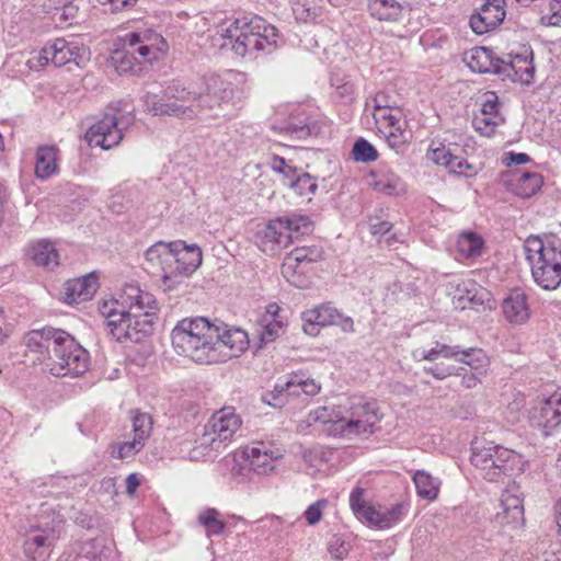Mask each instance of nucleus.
Instances as JSON below:
<instances>
[{"mask_svg":"<svg viewBox=\"0 0 561 561\" xmlns=\"http://www.w3.org/2000/svg\"><path fill=\"white\" fill-rule=\"evenodd\" d=\"M411 0H367V11L376 21L402 24L411 15Z\"/></svg>","mask_w":561,"mask_h":561,"instance_id":"412c9836","label":"nucleus"},{"mask_svg":"<svg viewBox=\"0 0 561 561\" xmlns=\"http://www.w3.org/2000/svg\"><path fill=\"white\" fill-rule=\"evenodd\" d=\"M352 156L355 161L362 163L374 162L378 159L377 149L365 138H359L354 142Z\"/></svg>","mask_w":561,"mask_h":561,"instance_id":"603ef678","label":"nucleus"},{"mask_svg":"<svg viewBox=\"0 0 561 561\" xmlns=\"http://www.w3.org/2000/svg\"><path fill=\"white\" fill-rule=\"evenodd\" d=\"M312 231L308 216L291 214L268 221L255 234V243L267 255L274 256L288 248L295 240Z\"/></svg>","mask_w":561,"mask_h":561,"instance_id":"0eeeda50","label":"nucleus"},{"mask_svg":"<svg viewBox=\"0 0 561 561\" xmlns=\"http://www.w3.org/2000/svg\"><path fill=\"white\" fill-rule=\"evenodd\" d=\"M460 352H461V346H459V345H448V344L440 343V342L436 341L434 343V346L430 350H425L422 347L415 348L412 352V357L416 362H422V360L434 362L438 357L456 358L457 356H459Z\"/></svg>","mask_w":561,"mask_h":561,"instance_id":"58836bf2","label":"nucleus"},{"mask_svg":"<svg viewBox=\"0 0 561 561\" xmlns=\"http://www.w3.org/2000/svg\"><path fill=\"white\" fill-rule=\"evenodd\" d=\"M126 126L127 124H124L122 117H119V112L111 110L88 129L87 141L91 147L112 149L122 141L123 130Z\"/></svg>","mask_w":561,"mask_h":561,"instance_id":"dca6fc26","label":"nucleus"},{"mask_svg":"<svg viewBox=\"0 0 561 561\" xmlns=\"http://www.w3.org/2000/svg\"><path fill=\"white\" fill-rule=\"evenodd\" d=\"M368 510L369 511L363 522L379 529L393 527L408 514V505L404 503H396L390 507L373 505Z\"/></svg>","mask_w":561,"mask_h":561,"instance_id":"393cba45","label":"nucleus"},{"mask_svg":"<svg viewBox=\"0 0 561 561\" xmlns=\"http://www.w3.org/2000/svg\"><path fill=\"white\" fill-rule=\"evenodd\" d=\"M373 116L377 124H380L382 130L393 127L403 119L402 112L393 106L382 111H373Z\"/></svg>","mask_w":561,"mask_h":561,"instance_id":"4d7b16f0","label":"nucleus"},{"mask_svg":"<svg viewBox=\"0 0 561 561\" xmlns=\"http://www.w3.org/2000/svg\"><path fill=\"white\" fill-rule=\"evenodd\" d=\"M382 414L375 401L357 400L342 413L334 408L319 407L309 412L308 425L319 424L320 431L329 436L353 438L375 433Z\"/></svg>","mask_w":561,"mask_h":561,"instance_id":"f03ea898","label":"nucleus"},{"mask_svg":"<svg viewBox=\"0 0 561 561\" xmlns=\"http://www.w3.org/2000/svg\"><path fill=\"white\" fill-rule=\"evenodd\" d=\"M62 515L51 512L46 504L42 505L39 516L25 533L23 551L30 561H48L59 539Z\"/></svg>","mask_w":561,"mask_h":561,"instance_id":"6e6552de","label":"nucleus"},{"mask_svg":"<svg viewBox=\"0 0 561 561\" xmlns=\"http://www.w3.org/2000/svg\"><path fill=\"white\" fill-rule=\"evenodd\" d=\"M99 310L105 319L108 334L117 342H125V335L128 334V325L131 323L135 311L129 309L125 302V288L118 299L103 301Z\"/></svg>","mask_w":561,"mask_h":561,"instance_id":"f3484780","label":"nucleus"},{"mask_svg":"<svg viewBox=\"0 0 561 561\" xmlns=\"http://www.w3.org/2000/svg\"><path fill=\"white\" fill-rule=\"evenodd\" d=\"M145 257L150 268L162 273L164 283L171 280L173 242L159 241L154 243L146 251Z\"/></svg>","mask_w":561,"mask_h":561,"instance_id":"c85d7f7f","label":"nucleus"},{"mask_svg":"<svg viewBox=\"0 0 561 561\" xmlns=\"http://www.w3.org/2000/svg\"><path fill=\"white\" fill-rule=\"evenodd\" d=\"M288 185L297 195L308 196L310 198L318 188L316 179L306 172H297L296 176L289 182L285 183Z\"/></svg>","mask_w":561,"mask_h":561,"instance_id":"de8ad7c7","label":"nucleus"},{"mask_svg":"<svg viewBox=\"0 0 561 561\" xmlns=\"http://www.w3.org/2000/svg\"><path fill=\"white\" fill-rule=\"evenodd\" d=\"M330 454L331 451L322 446L300 448V457L309 467L317 470H321L322 467L328 462V457Z\"/></svg>","mask_w":561,"mask_h":561,"instance_id":"3c124183","label":"nucleus"},{"mask_svg":"<svg viewBox=\"0 0 561 561\" xmlns=\"http://www.w3.org/2000/svg\"><path fill=\"white\" fill-rule=\"evenodd\" d=\"M405 126L407 123L404 119H402L392 128L388 127L387 129L382 130L389 147L397 151L402 150L409 141L410 133L407 130Z\"/></svg>","mask_w":561,"mask_h":561,"instance_id":"09e8293b","label":"nucleus"},{"mask_svg":"<svg viewBox=\"0 0 561 561\" xmlns=\"http://www.w3.org/2000/svg\"><path fill=\"white\" fill-rule=\"evenodd\" d=\"M497 76L522 84H530L535 78L534 53L524 46L519 53L508 54L501 58Z\"/></svg>","mask_w":561,"mask_h":561,"instance_id":"a211bd4d","label":"nucleus"},{"mask_svg":"<svg viewBox=\"0 0 561 561\" xmlns=\"http://www.w3.org/2000/svg\"><path fill=\"white\" fill-rule=\"evenodd\" d=\"M28 254L35 265L48 271H53L59 265V253L48 240L33 242L30 245Z\"/></svg>","mask_w":561,"mask_h":561,"instance_id":"f704fd0d","label":"nucleus"},{"mask_svg":"<svg viewBox=\"0 0 561 561\" xmlns=\"http://www.w3.org/2000/svg\"><path fill=\"white\" fill-rule=\"evenodd\" d=\"M364 494L365 490L360 486L354 488L350 494V506L354 515L362 522L365 519L368 508L373 506L365 501Z\"/></svg>","mask_w":561,"mask_h":561,"instance_id":"5fc2aeb1","label":"nucleus"},{"mask_svg":"<svg viewBox=\"0 0 561 561\" xmlns=\"http://www.w3.org/2000/svg\"><path fill=\"white\" fill-rule=\"evenodd\" d=\"M111 552L104 538L78 541L72 547V561H104Z\"/></svg>","mask_w":561,"mask_h":561,"instance_id":"473e14b6","label":"nucleus"},{"mask_svg":"<svg viewBox=\"0 0 561 561\" xmlns=\"http://www.w3.org/2000/svg\"><path fill=\"white\" fill-rule=\"evenodd\" d=\"M542 175L537 172H523L517 174L514 184L516 195L523 198H529L535 195L542 186Z\"/></svg>","mask_w":561,"mask_h":561,"instance_id":"37998d69","label":"nucleus"},{"mask_svg":"<svg viewBox=\"0 0 561 561\" xmlns=\"http://www.w3.org/2000/svg\"><path fill=\"white\" fill-rule=\"evenodd\" d=\"M98 290V279L93 274L65 283L62 299L65 302L80 304L90 300Z\"/></svg>","mask_w":561,"mask_h":561,"instance_id":"a878e982","label":"nucleus"},{"mask_svg":"<svg viewBox=\"0 0 561 561\" xmlns=\"http://www.w3.org/2000/svg\"><path fill=\"white\" fill-rule=\"evenodd\" d=\"M309 273L307 267L302 266L291 251L285 256L282 264V275L289 284L298 288L306 287L308 285Z\"/></svg>","mask_w":561,"mask_h":561,"instance_id":"e433bc0d","label":"nucleus"},{"mask_svg":"<svg viewBox=\"0 0 561 561\" xmlns=\"http://www.w3.org/2000/svg\"><path fill=\"white\" fill-rule=\"evenodd\" d=\"M453 157L454 153L451 152L450 148H447L443 144H439V146L434 147L433 142L427 151V158L438 165L447 167L448 162L453 159Z\"/></svg>","mask_w":561,"mask_h":561,"instance_id":"052dcab7","label":"nucleus"},{"mask_svg":"<svg viewBox=\"0 0 561 561\" xmlns=\"http://www.w3.org/2000/svg\"><path fill=\"white\" fill-rule=\"evenodd\" d=\"M504 18V7L500 4L492 7L483 4L478 13L471 15L469 23L476 34L482 35L496 27Z\"/></svg>","mask_w":561,"mask_h":561,"instance_id":"2f4dec72","label":"nucleus"},{"mask_svg":"<svg viewBox=\"0 0 561 561\" xmlns=\"http://www.w3.org/2000/svg\"><path fill=\"white\" fill-rule=\"evenodd\" d=\"M60 150L56 145H42L35 153L34 174L45 181L59 173Z\"/></svg>","mask_w":561,"mask_h":561,"instance_id":"bb28decb","label":"nucleus"},{"mask_svg":"<svg viewBox=\"0 0 561 561\" xmlns=\"http://www.w3.org/2000/svg\"><path fill=\"white\" fill-rule=\"evenodd\" d=\"M125 302L135 310L125 342L138 343L152 333L158 302L151 293L133 284L125 286Z\"/></svg>","mask_w":561,"mask_h":561,"instance_id":"9d476101","label":"nucleus"},{"mask_svg":"<svg viewBox=\"0 0 561 561\" xmlns=\"http://www.w3.org/2000/svg\"><path fill=\"white\" fill-rule=\"evenodd\" d=\"M123 42L130 54H137L145 62L159 60L169 51V44L162 34L146 24L125 34Z\"/></svg>","mask_w":561,"mask_h":561,"instance_id":"ddd939ff","label":"nucleus"},{"mask_svg":"<svg viewBox=\"0 0 561 561\" xmlns=\"http://www.w3.org/2000/svg\"><path fill=\"white\" fill-rule=\"evenodd\" d=\"M321 390V385L311 378H306L304 375H291L286 380H279L274 389L263 396L264 402L274 407L282 408L290 397H313Z\"/></svg>","mask_w":561,"mask_h":561,"instance_id":"4468645a","label":"nucleus"},{"mask_svg":"<svg viewBox=\"0 0 561 561\" xmlns=\"http://www.w3.org/2000/svg\"><path fill=\"white\" fill-rule=\"evenodd\" d=\"M540 23L545 26L561 25V0H551L549 2V13L540 18Z\"/></svg>","mask_w":561,"mask_h":561,"instance_id":"69168bd1","label":"nucleus"},{"mask_svg":"<svg viewBox=\"0 0 561 561\" xmlns=\"http://www.w3.org/2000/svg\"><path fill=\"white\" fill-rule=\"evenodd\" d=\"M268 165L274 172L283 174L287 182L295 178L298 172L296 167L289 164L284 158L278 156H273L268 161Z\"/></svg>","mask_w":561,"mask_h":561,"instance_id":"680f3d73","label":"nucleus"},{"mask_svg":"<svg viewBox=\"0 0 561 561\" xmlns=\"http://www.w3.org/2000/svg\"><path fill=\"white\" fill-rule=\"evenodd\" d=\"M336 308L331 305H321L302 313L304 332L310 336H316L320 328L333 325L336 317Z\"/></svg>","mask_w":561,"mask_h":561,"instance_id":"c756f323","label":"nucleus"},{"mask_svg":"<svg viewBox=\"0 0 561 561\" xmlns=\"http://www.w3.org/2000/svg\"><path fill=\"white\" fill-rule=\"evenodd\" d=\"M504 318L512 324H524L530 318L527 295L520 289L512 290L502 302Z\"/></svg>","mask_w":561,"mask_h":561,"instance_id":"cd10ccee","label":"nucleus"},{"mask_svg":"<svg viewBox=\"0 0 561 561\" xmlns=\"http://www.w3.org/2000/svg\"><path fill=\"white\" fill-rule=\"evenodd\" d=\"M459 355L461 357H456V359L459 363L467 365L471 369V371H477V374L480 375L486 374L490 366V359L483 350L473 347H461V352Z\"/></svg>","mask_w":561,"mask_h":561,"instance_id":"79ce46f5","label":"nucleus"},{"mask_svg":"<svg viewBox=\"0 0 561 561\" xmlns=\"http://www.w3.org/2000/svg\"><path fill=\"white\" fill-rule=\"evenodd\" d=\"M456 293L459 301L474 302L478 285L473 280H462L457 285Z\"/></svg>","mask_w":561,"mask_h":561,"instance_id":"338daca9","label":"nucleus"},{"mask_svg":"<svg viewBox=\"0 0 561 561\" xmlns=\"http://www.w3.org/2000/svg\"><path fill=\"white\" fill-rule=\"evenodd\" d=\"M222 83L219 77L210 76L206 79V89L197 91L172 82L163 89L161 95L147 92L144 103L146 110L153 115L192 119L204 110L220 105L222 101L231 98L232 91L222 88Z\"/></svg>","mask_w":561,"mask_h":561,"instance_id":"f257e3e1","label":"nucleus"},{"mask_svg":"<svg viewBox=\"0 0 561 561\" xmlns=\"http://www.w3.org/2000/svg\"><path fill=\"white\" fill-rule=\"evenodd\" d=\"M504 121L500 112L499 96L492 91L484 93L480 113L476 114L472 119L474 129L480 135L490 137Z\"/></svg>","mask_w":561,"mask_h":561,"instance_id":"4be33fe9","label":"nucleus"},{"mask_svg":"<svg viewBox=\"0 0 561 561\" xmlns=\"http://www.w3.org/2000/svg\"><path fill=\"white\" fill-rule=\"evenodd\" d=\"M53 334L50 373L55 376H79L88 370L89 354L68 332L49 331Z\"/></svg>","mask_w":561,"mask_h":561,"instance_id":"1a4fd4ad","label":"nucleus"},{"mask_svg":"<svg viewBox=\"0 0 561 561\" xmlns=\"http://www.w3.org/2000/svg\"><path fill=\"white\" fill-rule=\"evenodd\" d=\"M279 129L296 138H306L312 133L309 118L302 112L291 114L289 121L280 126Z\"/></svg>","mask_w":561,"mask_h":561,"instance_id":"a18cd8bd","label":"nucleus"},{"mask_svg":"<svg viewBox=\"0 0 561 561\" xmlns=\"http://www.w3.org/2000/svg\"><path fill=\"white\" fill-rule=\"evenodd\" d=\"M424 373L432 375L438 380H443L449 376H459L461 375V370L463 367H455V366H444V365H435L431 367H424Z\"/></svg>","mask_w":561,"mask_h":561,"instance_id":"774afa93","label":"nucleus"},{"mask_svg":"<svg viewBox=\"0 0 561 561\" xmlns=\"http://www.w3.org/2000/svg\"><path fill=\"white\" fill-rule=\"evenodd\" d=\"M328 551L335 560H344L350 552V543L341 536L334 535L328 543Z\"/></svg>","mask_w":561,"mask_h":561,"instance_id":"e2e57ef3","label":"nucleus"},{"mask_svg":"<svg viewBox=\"0 0 561 561\" xmlns=\"http://www.w3.org/2000/svg\"><path fill=\"white\" fill-rule=\"evenodd\" d=\"M449 173L461 175L465 178H472L477 175L478 168L471 163H469L462 157L454 154L453 159L448 162L446 167Z\"/></svg>","mask_w":561,"mask_h":561,"instance_id":"13d9d810","label":"nucleus"},{"mask_svg":"<svg viewBox=\"0 0 561 561\" xmlns=\"http://www.w3.org/2000/svg\"><path fill=\"white\" fill-rule=\"evenodd\" d=\"M526 260L538 286L553 290L561 284V240L529 236L524 242Z\"/></svg>","mask_w":561,"mask_h":561,"instance_id":"423d86ee","label":"nucleus"},{"mask_svg":"<svg viewBox=\"0 0 561 561\" xmlns=\"http://www.w3.org/2000/svg\"><path fill=\"white\" fill-rule=\"evenodd\" d=\"M126 51L121 56L119 60L117 61L116 69L118 73H133L136 72L138 69V65L144 62L141 58H136V54H130L128 51V48H125Z\"/></svg>","mask_w":561,"mask_h":561,"instance_id":"0e129e2a","label":"nucleus"},{"mask_svg":"<svg viewBox=\"0 0 561 561\" xmlns=\"http://www.w3.org/2000/svg\"><path fill=\"white\" fill-rule=\"evenodd\" d=\"M484 241L476 232H462L457 239V252L462 259H476L482 254Z\"/></svg>","mask_w":561,"mask_h":561,"instance_id":"a19ab883","label":"nucleus"},{"mask_svg":"<svg viewBox=\"0 0 561 561\" xmlns=\"http://www.w3.org/2000/svg\"><path fill=\"white\" fill-rule=\"evenodd\" d=\"M198 523L205 528L208 536L221 535L226 524L220 519V513L216 508H206L198 514Z\"/></svg>","mask_w":561,"mask_h":561,"instance_id":"49530a36","label":"nucleus"},{"mask_svg":"<svg viewBox=\"0 0 561 561\" xmlns=\"http://www.w3.org/2000/svg\"><path fill=\"white\" fill-rule=\"evenodd\" d=\"M216 336V323L204 317L184 318L171 332L174 351L198 364H210Z\"/></svg>","mask_w":561,"mask_h":561,"instance_id":"20e7f679","label":"nucleus"},{"mask_svg":"<svg viewBox=\"0 0 561 561\" xmlns=\"http://www.w3.org/2000/svg\"><path fill=\"white\" fill-rule=\"evenodd\" d=\"M278 311V306L271 305L267 309V313L263 317L261 330L259 331L261 343H271L284 333L285 323Z\"/></svg>","mask_w":561,"mask_h":561,"instance_id":"c9c22d12","label":"nucleus"},{"mask_svg":"<svg viewBox=\"0 0 561 561\" xmlns=\"http://www.w3.org/2000/svg\"><path fill=\"white\" fill-rule=\"evenodd\" d=\"M216 335L213 341L214 355H211L210 364L239 357L249 346L248 333L239 328L218 322L216 323Z\"/></svg>","mask_w":561,"mask_h":561,"instance_id":"2eb2a0df","label":"nucleus"},{"mask_svg":"<svg viewBox=\"0 0 561 561\" xmlns=\"http://www.w3.org/2000/svg\"><path fill=\"white\" fill-rule=\"evenodd\" d=\"M465 61L473 72L497 75L501 58L496 57L490 48L473 47L466 53Z\"/></svg>","mask_w":561,"mask_h":561,"instance_id":"7c9ffc66","label":"nucleus"},{"mask_svg":"<svg viewBox=\"0 0 561 561\" xmlns=\"http://www.w3.org/2000/svg\"><path fill=\"white\" fill-rule=\"evenodd\" d=\"M371 187L385 195L396 196L405 192L402 179L390 169H380L371 172Z\"/></svg>","mask_w":561,"mask_h":561,"instance_id":"72a5a7b5","label":"nucleus"},{"mask_svg":"<svg viewBox=\"0 0 561 561\" xmlns=\"http://www.w3.org/2000/svg\"><path fill=\"white\" fill-rule=\"evenodd\" d=\"M49 331H59L55 328H44L42 330H34L30 332L25 337L26 346L33 352H43L44 350L48 353V359L53 353V334Z\"/></svg>","mask_w":561,"mask_h":561,"instance_id":"c03bdc74","label":"nucleus"},{"mask_svg":"<svg viewBox=\"0 0 561 561\" xmlns=\"http://www.w3.org/2000/svg\"><path fill=\"white\" fill-rule=\"evenodd\" d=\"M529 420L531 426L541 430L545 436H549L558 428L561 425V389L534 407Z\"/></svg>","mask_w":561,"mask_h":561,"instance_id":"6ab92c4d","label":"nucleus"},{"mask_svg":"<svg viewBox=\"0 0 561 561\" xmlns=\"http://www.w3.org/2000/svg\"><path fill=\"white\" fill-rule=\"evenodd\" d=\"M500 508L495 515L500 525L516 528L524 524V505L517 488H508L502 492Z\"/></svg>","mask_w":561,"mask_h":561,"instance_id":"b1692460","label":"nucleus"},{"mask_svg":"<svg viewBox=\"0 0 561 561\" xmlns=\"http://www.w3.org/2000/svg\"><path fill=\"white\" fill-rule=\"evenodd\" d=\"M202 250L196 244L187 245L182 240L174 241L171 280L194 273L202 264Z\"/></svg>","mask_w":561,"mask_h":561,"instance_id":"5701e85b","label":"nucleus"},{"mask_svg":"<svg viewBox=\"0 0 561 561\" xmlns=\"http://www.w3.org/2000/svg\"><path fill=\"white\" fill-rule=\"evenodd\" d=\"M241 425L242 420L236 413L234 408L225 407L215 412L198 440V446L207 449L204 455L213 457V453L217 454L224 450L234 439Z\"/></svg>","mask_w":561,"mask_h":561,"instance_id":"9b49d317","label":"nucleus"},{"mask_svg":"<svg viewBox=\"0 0 561 561\" xmlns=\"http://www.w3.org/2000/svg\"><path fill=\"white\" fill-rule=\"evenodd\" d=\"M329 501L327 499H320L314 503L310 504L304 513V516L310 526H314L320 523L323 516V512L328 508Z\"/></svg>","mask_w":561,"mask_h":561,"instance_id":"bf43d9fd","label":"nucleus"},{"mask_svg":"<svg viewBox=\"0 0 561 561\" xmlns=\"http://www.w3.org/2000/svg\"><path fill=\"white\" fill-rule=\"evenodd\" d=\"M243 457L251 470L267 474L275 469L276 461L283 458V449L272 442H253L243 448Z\"/></svg>","mask_w":561,"mask_h":561,"instance_id":"aec40b11","label":"nucleus"},{"mask_svg":"<svg viewBox=\"0 0 561 561\" xmlns=\"http://www.w3.org/2000/svg\"><path fill=\"white\" fill-rule=\"evenodd\" d=\"M87 55V49L73 41L65 38H56L51 43L44 46L39 51L31 56L26 60L30 70L38 71L49 62L56 67L67 64H76L80 66Z\"/></svg>","mask_w":561,"mask_h":561,"instance_id":"f8f14e48","label":"nucleus"},{"mask_svg":"<svg viewBox=\"0 0 561 561\" xmlns=\"http://www.w3.org/2000/svg\"><path fill=\"white\" fill-rule=\"evenodd\" d=\"M219 48L236 56L256 57L257 53L270 54L282 41L278 30L260 16H242L222 27Z\"/></svg>","mask_w":561,"mask_h":561,"instance_id":"7ed1b4c3","label":"nucleus"},{"mask_svg":"<svg viewBox=\"0 0 561 561\" xmlns=\"http://www.w3.org/2000/svg\"><path fill=\"white\" fill-rule=\"evenodd\" d=\"M145 444L140 440L133 438L131 440L117 443L112 447L111 455L113 458L127 459L138 454Z\"/></svg>","mask_w":561,"mask_h":561,"instance_id":"6e6d98bb","label":"nucleus"},{"mask_svg":"<svg viewBox=\"0 0 561 561\" xmlns=\"http://www.w3.org/2000/svg\"><path fill=\"white\" fill-rule=\"evenodd\" d=\"M470 462L479 477L495 483L520 474L526 466L520 454L493 443L472 445Z\"/></svg>","mask_w":561,"mask_h":561,"instance_id":"39448f33","label":"nucleus"},{"mask_svg":"<svg viewBox=\"0 0 561 561\" xmlns=\"http://www.w3.org/2000/svg\"><path fill=\"white\" fill-rule=\"evenodd\" d=\"M332 88V98L341 104H350L355 100V85L348 76L340 72H333L330 79Z\"/></svg>","mask_w":561,"mask_h":561,"instance_id":"4c0bfd02","label":"nucleus"},{"mask_svg":"<svg viewBox=\"0 0 561 561\" xmlns=\"http://www.w3.org/2000/svg\"><path fill=\"white\" fill-rule=\"evenodd\" d=\"M151 430L152 420L149 414L138 412L133 416L134 438L145 444L151 434Z\"/></svg>","mask_w":561,"mask_h":561,"instance_id":"864d4df0","label":"nucleus"},{"mask_svg":"<svg viewBox=\"0 0 561 561\" xmlns=\"http://www.w3.org/2000/svg\"><path fill=\"white\" fill-rule=\"evenodd\" d=\"M420 497L434 501L439 493L440 481L425 470H416L412 477Z\"/></svg>","mask_w":561,"mask_h":561,"instance_id":"ea45409f","label":"nucleus"},{"mask_svg":"<svg viewBox=\"0 0 561 561\" xmlns=\"http://www.w3.org/2000/svg\"><path fill=\"white\" fill-rule=\"evenodd\" d=\"M294 256L300 261L302 266L309 272L312 271L313 264L323 260V249L320 245L297 247L293 251Z\"/></svg>","mask_w":561,"mask_h":561,"instance_id":"8fccbe9b","label":"nucleus"}]
</instances>
